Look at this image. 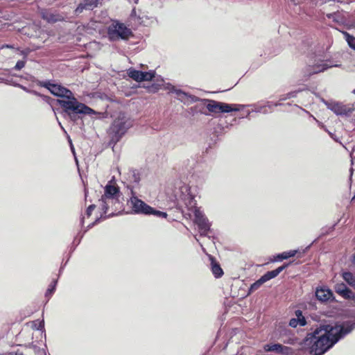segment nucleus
I'll return each mask as SVG.
<instances>
[{"mask_svg": "<svg viewBox=\"0 0 355 355\" xmlns=\"http://www.w3.org/2000/svg\"><path fill=\"white\" fill-rule=\"evenodd\" d=\"M15 86L21 89L22 90H24L25 92H26L28 94H31L34 96L39 95V92L34 90V89H31L28 88L27 87L24 86L19 83L15 84Z\"/></svg>", "mask_w": 355, "mask_h": 355, "instance_id": "42", "label": "nucleus"}, {"mask_svg": "<svg viewBox=\"0 0 355 355\" xmlns=\"http://www.w3.org/2000/svg\"><path fill=\"white\" fill-rule=\"evenodd\" d=\"M316 299L321 303L327 302H337L333 291L325 286L317 287L315 291Z\"/></svg>", "mask_w": 355, "mask_h": 355, "instance_id": "14", "label": "nucleus"}, {"mask_svg": "<svg viewBox=\"0 0 355 355\" xmlns=\"http://www.w3.org/2000/svg\"><path fill=\"white\" fill-rule=\"evenodd\" d=\"M251 112H252V111H250V110H248V111L246 112V116H241L240 118H241V119H243V118L250 119V117H249V116H250V115Z\"/></svg>", "mask_w": 355, "mask_h": 355, "instance_id": "54", "label": "nucleus"}, {"mask_svg": "<svg viewBox=\"0 0 355 355\" xmlns=\"http://www.w3.org/2000/svg\"><path fill=\"white\" fill-rule=\"evenodd\" d=\"M150 215H153L157 218H166L168 216L166 212L157 210L152 207H151V210H150L149 216Z\"/></svg>", "mask_w": 355, "mask_h": 355, "instance_id": "38", "label": "nucleus"}, {"mask_svg": "<svg viewBox=\"0 0 355 355\" xmlns=\"http://www.w3.org/2000/svg\"><path fill=\"white\" fill-rule=\"evenodd\" d=\"M155 75L156 72L155 70H149L148 71H141L140 83L145 81H150L155 77Z\"/></svg>", "mask_w": 355, "mask_h": 355, "instance_id": "29", "label": "nucleus"}, {"mask_svg": "<svg viewBox=\"0 0 355 355\" xmlns=\"http://www.w3.org/2000/svg\"><path fill=\"white\" fill-rule=\"evenodd\" d=\"M33 328L36 330H38V331H44V321L43 320L41 321H38V320L35 321L33 324Z\"/></svg>", "mask_w": 355, "mask_h": 355, "instance_id": "43", "label": "nucleus"}, {"mask_svg": "<svg viewBox=\"0 0 355 355\" xmlns=\"http://www.w3.org/2000/svg\"><path fill=\"white\" fill-rule=\"evenodd\" d=\"M129 178L131 182L138 184L140 182V176L138 171H131Z\"/></svg>", "mask_w": 355, "mask_h": 355, "instance_id": "37", "label": "nucleus"}, {"mask_svg": "<svg viewBox=\"0 0 355 355\" xmlns=\"http://www.w3.org/2000/svg\"><path fill=\"white\" fill-rule=\"evenodd\" d=\"M352 93L355 94V89L352 91Z\"/></svg>", "mask_w": 355, "mask_h": 355, "instance_id": "61", "label": "nucleus"}, {"mask_svg": "<svg viewBox=\"0 0 355 355\" xmlns=\"http://www.w3.org/2000/svg\"><path fill=\"white\" fill-rule=\"evenodd\" d=\"M248 107H252L253 108L252 110V112L257 113H263V114H268V110L266 109L265 105H259L258 103L248 104Z\"/></svg>", "mask_w": 355, "mask_h": 355, "instance_id": "34", "label": "nucleus"}, {"mask_svg": "<svg viewBox=\"0 0 355 355\" xmlns=\"http://www.w3.org/2000/svg\"><path fill=\"white\" fill-rule=\"evenodd\" d=\"M209 259L210 261V269L214 277L216 279L220 278L224 272L220 263L216 261V258L211 255H209Z\"/></svg>", "mask_w": 355, "mask_h": 355, "instance_id": "20", "label": "nucleus"}, {"mask_svg": "<svg viewBox=\"0 0 355 355\" xmlns=\"http://www.w3.org/2000/svg\"><path fill=\"white\" fill-rule=\"evenodd\" d=\"M144 87L147 88V89L149 92H152V93H155L159 89V85L155 84V83H152L150 85L144 86Z\"/></svg>", "mask_w": 355, "mask_h": 355, "instance_id": "46", "label": "nucleus"}, {"mask_svg": "<svg viewBox=\"0 0 355 355\" xmlns=\"http://www.w3.org/2000/svg\"><path fill=\"white\" fill-rule=\"evenodd\" d=\"M195 223L198 225L200 236H206L210 230V223L208 219L200 211L196 210L194 213Z\"/></svg>", "mask_w": 355, "mask_h": 355, "instance_id": "13", "label": "nucleus"}, {"mask_svg": "<svg viewBox=\"0 0 355 355\" xmlns=\"http://www.w3.org/2000/svg\"><path fill=\"white\" fill-rule=\"evenodd\" d=\"M342 277L348 285L355 288V274L351 272H343Z\"/></svg>", "mask_w": 355, "mask_h": 355, "instance_id": "27", "label": "nucleus"}, {"mask_svg": "<svg viewBox=\"0 0 355 355\" xmlns=\"http://www.w3.org/2000/svg\"><path fill=\"white\" fill-rule=\"evenodd\" d=\"M36 96L40 97L43 101H44L48 105H49L51 106V107L52 108V110H54L53 105H54L55 103H56L57 99L53 98L49 96L41 94L40 92H39V95H36Z\"/></svg>", "mask_w": 355, "mask_h": 355, "instance_id": "36", "label": "nucleus"}, {"mask_svg": "<svg viewBox=\"0 0 355 355\" xmlns=\"http://www.w3.org/2000/svg\"><path fill=\"white\" fill-rule=\"evenodd\" d=\"M98 2L96 0H84L80 3L76 8L74 12L76 15H80L84 10H92L97 7Z\"/></svg>", "mask_w": 355, "mask_h": 355, "instance_id": "19", "label": "nucleus"}, {"mask_svg": "<svg viewBox=\"0 0 355 355\" xmlns=\"http://www.w3.org/2000/svg\"><path fill=\"white\" fill-rule=\"evenodd\" d=\"M58 284V279H53L49 285L48 288L45 292V297L49 300L53 294L55 293Z\"/></svg>", "mask_w": 355, "mask_h": 355, "instance_id": "33", "label": "nucleus"}, {"mask_svg": "<svg viewBox=\"0 0 355 355\" xmlns=\"http://www.w3.org/2000/svg\"><path fill=\"white\" fill-rule=\"evenodd\" d=\"M326 16L328 19H332L338 24H344L345 23V17L338 12L328 13Z\"/></svg>", "mask_w": 355, "mask_h": 355, "instance_id": "26", "label": "nucleus"}, {"mask_svg": "<svg viewBox=\"0 0 355 355\" xmlns=\"http://www.w3.org/2000/svg\"><path fill=\"white\" fill-rule=\"evenodd\" d=\"M324 327L326 328L325 332L329 334L334 343H337L355 329V321L347 320L340 323H336L334 326L324 324Z\"/></svg>", "mask_w": 355, "mask_h": 355, "instance_id": "4", "label": "nucleus"}, {"mask_svg": "<svg viewBox=\"0 0 355 355\" xmlns=\"http://www.w3.org/2000/svg\"><path fill=\"white\" fill-rule=\"evenodd\" d=\"M291 4L294 6L299 5L300 3V0H288Z\"/></svg>", "mask_w": 355, "mask_h": 355, "instance_id": "52", "label": "nucleus"}, {"mask_svg": "<svg viewBox=\"0 0 355 355\" xmlns=\"http://www.w3.org/2000/svg\"><path fill=\"white\" fill-rule=\"evenodd\" d=\"M300 92V90H295L290 92L286 94L282 95L280 96L279 101H286L287 99H290L292 98H295L297 94Z\"/></svg>", "mask_w": 355, "mask_h": 355, "instance_id": "41", "label": "nucleus"}, {"mask_svg": "<svg viewBox=\"0 0 355 355\" xmlns=\"http://www.w3.org/2000/svg\"><path fill=\"white\" fill-rule=\"evenodd\" d=\"M66 264H67V262L63 266H60V270H59V275L61 274V272H62V270H63L64 266H66Z\"/></svg>", "mask_w": 355, "mask_h": 355, "instance_id": "56", "label": "nucleus"}, {"mask_svg": "<svg viewBox=\"0 0 355 355\" xmlns=\"http://www.w3.org/2000/svg\"><path fill=\"white\" fill-rule=\"evenodd\" d=\"M41 17L48 23H55L61 21L62 17L50 12L46 9H42L40 12Z\"/></svg>", "mask_w": 355, "mask_h": 355, "instance_id": "22", "label": "nucleus"}, {"mask_svg": "<svg viewBox=\"0 0 355 355\" xmlns=\"http://www.w3.org/2000/svg\"><path fill=\"white\" fill-rule=\"evenodd\" d=\"M4 48L15 49L14 46L12 45V44H3V45H2L1 49H4Z\"/></svg>", "mask_w": 355, "mask_h": 355, "instance_id": "53", "label": "nucleus"}, {"mask_svg": "<svg viewBox=\"0 0 355 355\" xmlns=\"http://www.w3.org/2000/svg\"><path fill=\"white\" fill-rule=\"evenodd\" d=\"M322 102L329 110L332 111L337 116H349L354 110L352 106L344 105L342 103L335 101H326L322 99Z\"/></svg>", "mask_w": 355, "mask_h": 355, "instance_id": "9", "label": "nucleus"}, {"mask_svg": "<svg viewBox=\"0 0 355 355\" xmlns=\"http://www.w3.org/2000/svg\"><path fill=\"white\" fill-rule=\"evenodd\" d=\"M204 114L207 115V116L209 115V114H207V113H204Z\"/></svg>", "mask_w": 355, "mask_h": 355, "instance_id": "62", "label": "nucleus"}, {"mask_svg": "<svg viewBox=\"0 0 355 355\" xmlns=\"http://www.w3.org/2000/svg\"><path fill=\"white\" fill-rule=\"evenodd\" d=\"M104 202H105L104 198H101L98 200V207L102 211L101 214L103 215V219H107L121 214L123 205L120 200H119V205H114L111 202H108L107 201L106 204H105L103 203Z\"/></svg>", "mask_w": 355, "mask_h": 355, "instance_id": "7", "label": "nucleus"}, {"mask_svg": "<svg viewBox=\"0 0 355 355\" xmlns=\"http://www.w3.org/2000/svg\"><path fill=\"white\" fill-rule=\"evenodd\" d=\"M352 261L355 264V254L353 255Z\"/></svg>", "mask_w": 355, "mask_h": 355, "instance_id": "58", "label": "nucleus"}, {"mask_svg": "<svg viewBox=\"0 0 355 355\" xmlns=\"http://www.w3.org/2000/svg\"><path fill=\"white\" fill-rule=\"evenodd\" d=\"M130 202L134 214L149 216L151 206L146 204L144 201L133 195L130 198Z\"/></svg>", "mask_w": 355, "mask_h": 355, "instance_id": "12", "label": "nucleus"}, {"mask_svg": "<svg viewBox=\"0 0 355 355\" xmlns=\"http://www.w3.org/2000/svg\"><path fill=\"white\" fill-rule=\"evenodd\" d=\"M0 355H24V352L17 349V350H12L6 354H0Z\"/></svg>", "mask_w": 355, "mask_h": 355, "instance_id": "48", "label": "nucleus"}, {"mask_svg": "<svg viewBox=\"0 0 355 355\" xmlns=\"http://www.w3.org/2000/svg\"><path fill=\"white\" fill-rule=\"evenodd\" d=\"M66 264H67V262L63 266H60V270H59V275L61 274V272H62V270H63L64 266H66Z\"/></svg>", "mask_w": 355, "mask_h": 355, "instance_id": "55", "label": "nucleus"}, {"mask_svg": "<svg viewBox=\"0 0 355 355\" xmlns=\"http://www.w3.org/2000/svg\"><path fill=\"white\" fill-rule=\"evenodd\" d=\"M298 252V250H293L286 252H283L282 253L277 254L273 257L272 261L273 262H279L282 261L284 259H287L290 257H293L295 256Z\"/></svg>", "mask_w": 355, "mask_h": 355, "instance_id": "24", "label": "nucleus"}, {"mask_svg": "<svg viewBox=\"0 0 355 355\" xmlns=\"http://www.w3.org/2000/svg\"><path fill=\"white\" fill-rule=\"evenodd\" d=\"M24 78L25 80L30 81L33 83H35L37 85L42 87H43V84H44V83H45V80H40L32 75H28L27 76L24 77Z\"/></svg>", "mask_w": 355, "mask_h": 355, "instance_id": "40", "label": "nucleus"}, {"mask_svg": "<svg viewBox=\"0 0 355 355\" xmlns=\"http://www.w3.org/2000/svg\"><path fill=\"white\" fill-rule=\"evenodd\" d=\"M281 105H283V103H282L280 102L274 103V106L275 107L281 106Z\"/></svg>", "mask_w": 355, "mask_h": 355, "instance_id": "57", "label": "nucleus"}, {"mask_svg": "<svg viewBox=\"0 0 355 355\" xmlns=\"http://www.w3.org/2000/svg\"><path fill=\"white\" fill-rule=\"evenodd\" d=\"M339 66H340V64H334V65H329L327 63L318 64L313 65V66L309 65L306 67L304 76L305 79H307L313 74H315V73H318L320 72H323L325 70L328 69L329 68H331L333 67H337Z\"/></svg>", "mask_w": 355, "mask_h": 355, "instance_id": "16", "label": "nucleus"}, {"mask_svg": "<svg viewBox=\"0 0 355 355\" xmlns=\"http://www.w3.org/2000/svg\"><path fill=\"white\" fill-rule=\"evenodd\" d=\"M318 238L315 239L311 244H309L308 246H306L303 250V253H305L306 252H307L311 248V245L318 241Z\"/></svg>", "mask_w": 355, "mask_h": 355, "instance_id": "50", "label": "nucleus"}, {"mask_svg": "<svg viewBox=\"0 0 355 355\" xmlns=\"http://www.w3.org/2000/svg\"><path fill=\"white\" fill-rule=\"evenodd\" d=\"M16 50L17 51H19V54L23 56V60H26L27 57H28V54L30 53V50L28 49L20 50L19 48H16Z\"/></svg>", "mask_w": 355, "mask_h": 355, "instance_id": "47", "label": "nucleus"}, {"mask_svg": "<svg viewBox=\"0 0 355 355\" xmlns=\"http://www.w3.org/2000/svg\"><path fill=\"white\" fill-rule=\"evenodd\" d=\"M201 98L192 95L188 92L184 91V94H182L179 97L178 101L184 105H190L196 102H200Z\"/></svg>", "mask_w": 355, "mask_h": 355, "instance_id": "23", "label": "nucleus"}, {"mask_svg": "<svg viewBox=\"0 0 355 355\" xmlns=\"http://www.w3.org/2000/svg\"><path fill=\"white\" fill-rule=\"evenodd\" d=\"M325 330L324 324H320L304 338L303 343L309 349L311 355H323L336 344L333 338Z\"/></svg>", "mask_w": 355, "mask_h": 355, "instance_id": "1", "label": "nucleus"}, {"mask_svg": "<svg viewBox=\"0 0 355 355\" xmlns=\"http://www.w3.org/2000/svg\"><path fill=\"white\" fill-rule=\"evenodd\" d=\"M102 220H104L103 219V214H101V216L98 218H96V219L92 223H90L86 228V230L83 232L84 233V234H85L86 232H87L89 229H91L92 227H93L94 225H96V224L99 223Z\"/></svg>", "mask_w": 355, "mask_h": 355, "instance_id": "44", "label": "nucleus"}, {"mask_svg": "<svg viewBox=\"0 0 355 355\" xmlns=\"http://www.w3.org/2000/svg\"><path fill=\"white\" fill-rule=\"evenodd\" d=\"M354 198H355V195L354 196V197H353L352 200H353V199H354Z\"/></svg>", "mask_w": 355, "mask_h": 355, "instance_id": "63", "label": "nucleus"}, {"mask_svg": "<svg viewBox=\"0 0 355 355\" xmlns=\"http://www.w3.org/2000/svg\"><path fill=\"white\" fill-rule=\"evenodd\" d=\"M70 143H71V140H70ZM71 150H72L73 151H74V148H73V146L72 144H71Z\"/></svg>", "mask_w": 355, "mask_h": 355, "instance_id": "60", "label": "nucleus"}, {"mask_svg": "<svg viewBox=\"0 0 355 355\" xmlns=\"http://www.w3.org/2000/svg\"><path fill=\"white\" fill-rule=\"evenodd\" d=\"M46 346L44 345V347H40L36 345H31L28 346V349H31L35 355H46Z\"/></svg>", "mask_w": 355, "mask_h": 355, "instance_id": "35", "label": "nucleus"}, {"mask_svg": "<svg viewBox=\"0 0 355 355\" xmlns=\"http://www.w3.org/2000/svg\"><path fill=\"white\" fill-rule=\"evenodd\" d=\"M26 62V60H18L15 67L12 68V69L17 71L21 70L22 68L25 67Z\"/></svg>", "mask_w": 355, "mask_h": 355, "instance_id": "45", "label": "nucleus"}, {"mask_svg": "<svg viewBox=\"0 0 355 355\" xmlns=\"http://www.w3.org/2000/svg\"><path fill=\"white\" fill-rule=\"evenodd\" d=\"M265 106H266V107H268V108H272L273 106H274V102L272 101H267L265 104Z\"/></svg>", "mask_w": 355, "mask_h": 355, "instance_id": "51", "label": "nucleus"}, {"mask_svg": "<svg viewBox=\"0 0 355 355\" xmlns=\"http://www.w3.org/2000/svg\"><path fill=\"white\" fill-rule=\"evenodd\" d=\"M80 223L81 225H83V223H84V217H82L81 219H80Z\"/></svg>", "mask_w": 355, "mask_h": 355, "instance_id": "59", "label": "nucleus"}, {"mask_svg": "<svg viewBox=\"0 0 355 355\" xmlns=\"http://www.w3.org/2000/svg\"><path fill=\"white\" fill-rule=\"evenodd\" d=\"M96 208V205L92 204V205H90L86 209V215L87 217H89L91 215H92V211L94 210V209Z\"/></svg>", "mask_w": 355, "mask_h": 355, "instance_id": "49", "label": "nucleus"}, {"mask_svg": "<svg viewBox=\"0 0 355 355\" xmlns=\"http://www.w3.org/2000/svg\"><path fill=\"white\" fill-rule=\"evenodd\" d=\"M101 198H104V200H105V202L103 203L105 204H106L107 200V202H111L114 205H119V200H120L119 187L109 182L104 187V193L102 195Z\"/></svg>", "mask_w": 355, "mask_h": 355, "instance_id": "10", "label": "nucleus"}, {"mask_svg": "<svg viewBox=\"0 0 355 355\" xmlns=\"http://www.w3.org/2000/svg\"><path fill=\"white\" fill-rule=\"evenodd\" d=\"M196 191V187L180 181L175 184L174 195L177 200H182L186 205H193Z\"/></svg>", "mask_w": 355, "mask_h": 355, "instance_id": "5", "label": "nucleus"}, {"mask_svg": "<svg viewBox=\"0 0 355 355\" xmlns=\"http://www.w3.org/2000/svg\"><path fill=\"white\" fill-rule=\"evenodd\" d=\"M43 87L48 89L52 95L61 98V99H68L73 94L68 88L60 84L53 83L51 80H45Z\"/></svg>", "mask_w": 355, "mask_h": 355, "instance_id": "8", "label": "nucleus"}, {"mask_svg": "<svg viewBox=\"0 0 355 355\" xmlns=\"http://www.w3.org/2000/svg\"><path fill=\"white\" fill-rule=\"evenodd\" d=\"M56 103L62 108L63 112L73 122L81 119L80 115H90L95 113L93 109L85 103L79 102L73 94L68 99L56 100Z\"/></svg>", "mask_w": 355, "mask_h": 355, "instance_id": "2", "label": "nucleus"}, {"mask_svg": "<svg viewBox=\"0 0 355 355\" xmlns=\"http://www.w3.org/2000/svg\"><path fill=\"white\" fill-rule=\"evenodd\" d=\"M141 71L130 67L127 70L128 76L136 82L140 83Z\"/></svg>", "mask_w": 355, "mask_h": 355, "instance_id": "28", "label": "nucleus"}, {"mask_svg": "<svg viewBox=\"0 0 355 355\" xmlns=\"http://www.w3.org/2000/svg\"><path fill=\"white\" fill-rule=\"evenodd\" d=\"M200 102L213 114L227 113V103L209 98H202Z\"/></svg>", "mask_w": 355, "mask_h": 355, "instance_id": "11", "label": "nucleus"}, {"mask_svg": "<svg viewBox=\"0 0 355 355\" xmlns=\"http://www.w3.org/2000/svg\"><path fill=\"white\" fill-rule=\"evenodd\" d=\"M263 349L266 352H274L281 355H288L286 350L288 347L279 343H269L264 345Z\"/></svg>", "mask_w": 355, "mask_h": 355, "instance_id": "17", "label": "nucleus"}, {"mask_svg": "<svg viewBox=\"0 0 355 355\" xmlns=\"http://www.w3.org/2000/svg\"><path fill=\"white\" fill-rule=\"evenodd\" d=\"M168 93L169 94H176L178 100L179 99V97H180V96L182 94H184V91L182 89H178L174 85H170L168 87Z\"/></svg>", "mask_w": 355, "mask_h": 355, "instance_id": "39", "label": "nucleus"}, {"mask_svg": "<svg viewBox=\"0 0 355 355\" xmlns=\"http://www.w3.org/2000/svg\"><path fill=\"white\" fill-rule=\"evenodd\" d=\"M266 283L263 278L261 276L259 279H258L257 281H255L253 284H252L248 288V294L250 295L254 291H257L259 287L263 284Z\"/></svg>", "mask_w": 355, "mask_h": 355, "instance_id": "32", "label": "nucleus"}, {"mask_svg": "<svg viewBox=\"0 0 355 355\" xmlns=\"http://www.w3.org/2000/svg\"><path fill=\"white\" fill-rule=\"evenodd\" d=\"M227 113H230L232 112H239L243 110L244 107H248V105L227 103Z\"/></svg>", "mask_w": 355, "mask_h": 355, "instance_id": "31", "label": "nucleus"}, {"mask_svg": "<svg viewBox=\"0 0 355 355\" xmlns=\"http://www.w3.org/2000/svg\"><path fill=\"white\" fill-rule=\"evenodd\" d=\"M335 292L345 300H355V293L344 283H338L334 286Z\"/></svg>", "mask_w": 355, "mask_h": 355, "instance_id": "15", "label": "nucleus"}, {"mask_svg": "<svg viewBox=\"0 0 355 355\" xmlns=\"http://www.w3.org/2000/svg\"><path fill=\"white\" fill-rule=\"evenodd\" d=\"M132 125L133 122L129 117L125 114H120L113 121L107 130L110 137L109 146L114 148Z\"/></svg>", "mask_w": 355, "mask_h": 355, "instance_id": "3", "label": "nucleus"}, {"mask_svg": "<svg viewBox=\"0 0 355 355\" xmlns=\"http://www.w3.org/2000/svg\"><path fill=\"white\" fill-rule=\"evenodd\" d=\"M336 29L340 31L343 35L344 38L349 48H351L353 50H355V37L350 35L348 32L345 31H341L337 28H336Z\"/></svg>", "mask_w": 355, "mask_h": 355, "instance_id": "25", "label": "nucleus"}, {"mask_svg": "<svg viewBox=\"0 0 355 355\" xmlns=\"http://www.w3.org/2000/svg\"><path fill=\"white\" fill-rule=\"evenodd\" d=\"M84 236V233H81V232H79L76 236H75L73 241L70 246V252H69V257L73 253V252L76 250V247L80 243L82 239Z\"/></svg>", "mask_w": 355, "mask_h": 355, "instance_id": "30", "label": "nucleus"}, {"mask_svg": "<svg viewBox=\"0 0 355 355\" xmlns=\"http://www.w3.org/2000/svg\"><path fill=\"white\" fill-rule=\"evenodd\" d=\"M107 35L111 40L116 38L127 40L132 35V31L124 24L116 21L108 26Z\"/></svg>", "mask_w": 355, "mask_h": 355, "instance_id": "6", "label": "nucleus"}, {"mask_svg": "<svg viewBox=\"0 0 355 355\" xmlns=\"http://www.w3.org/2000/svg\"><path fill=\"white\" fill-rule=\"evenodd\" d=\"M295 318H293L289 320V326L293 328H296L298 325L304 327L306 324V320L303 315L302 311L300 309L295 311Z\"/></svg>", "mask_w": 355, "mask_h": 355, "instance_id": "18", "label": "nucleus"}, {"mask_svg": "<svg viewBox=\"0 0 355 355\" xmlns=\"http://www.w3.org/2000/svg\"><path fill=\"white\" fill-rule=\"evenodd\" d=\"M290 264H291V262L285 263L282 266L277 268L276 269H275L273 270H270V271L266 272L261 277L263 278V279L266 282L277 277L279 275V273L282 272L286 268H287Z\"/></svg>", "mask_w": 355, "mask_h": 355, "instance_id": "21", "label": "nucleus"}]
</instances>
